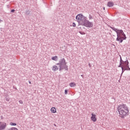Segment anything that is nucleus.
Instances as JSON below:
<instances>
[{"instance_id":"f257e3e1","label":"nucleus","mask_w":130,"mask_h":130,"mask_svg":"<svg viewBox=\"0 0 130 130\" xmlns=\"http://www.w3.org/2000/svg\"><path fill=\"white\" fill-rule=\"evenodd\" d=\"M76 19L79 25L81 26H85L89 28L93 27V23L87 20V18L82 14H78L76 17Z\"/></svg>"},{"instance_id":"f03ea898","label":"nucleus","mask_w":130,"mask_h":130,"mask_svg":"<svg viewBox=\"0 0 130 130\" xmlns=\"http://www.w3.org/2000/svg\"><path fill=\"white\" fill-rule=\"evenodd\" d=\"M57 66H59V71H62V70H65V71H69V68L68 65H67V62H66V59L62 58L60 59L59 61V63H56V65H54L52 68V71L53 72H56L58 71V67Z\"/></svg>"},{"instance_id":"7ed1b4c3","label":"nucleus","mask_w":130,"mask_h":130,"mask_svg":"<svg viewBox=\"0 0 130 130\" xmlns=\"http://www.w3.org/2000/svg\"><path fill=\"white\" fill-rule=\"evenodd\" d=\"M117 108L119 114L121 115V118H124V116H127L128 115V108L125 104H122L119 105Z\"/></svg>"},{"instance_id":"20e7f679","label":"nucleus","mask_w":130,"mask_h":130,"mask_svg":"<svg viewBox=\"0 0 130 130\" xmlns=\"http://www.w3.org/2000/svg\"><path fill=\"white\" fill-rule=\"evenodd\" d=\"M128 64H129V62H128V60L123 61V60H122V58H121V56L120 55V62L119 65L118 66V68H121V75H122L123 73H124L125 71H130L129 66Z\"/></svg>"},{"instance_id":"39448f33","label":"nucleus","mask_w":130,"mask_h":130,"mask_svg":"<svg viewBox=\"0 0 130 130\" xmlns=\"http://www.w3.org/2000/svg\"><path fill=\"white\" fill-rule=\"evenodd\" d=\"M123 40H125V39H123V37L120 36L119 35L117 36L116 41H119L120 43H122Z\"/></svg>"},{"instance_id":"423d86ee","label":"nucleus","mask_w":130,"mask_h":130,"mask_svg":"<svg viewBox=\"0 0 130 130\" xmlns=\"http://www.w3.org/2000/svg\"><path fill=\"white\" fill-rule=\"evenodd\" d=\"M6 126H7V123L6 122H1V124L0 125V130H4L6 128Z\"/></svg>"},{"instance_id":"0eeeda50","label":"nucleus","mask_w":130,"mask_h":130,"mask_svg":"<svg viewBox=\"0 0 130 130\" xmlns=\"http://www.w3.org/2000/svg\"><path fill=\"white\" fill-rule=\"evenodd\" d=\"M91 119L92 121H93V122L97 121V118H96V114L92 113Z\"/></svg>"},{"instance_id":"6e6552de","label":"nucleus","mask_w":130,"mask_h":130,"mask_svg":"<svg viewBox=\"0 0 130 130\" xmlns=\"http://www.w3.org/2000/svg\"><path fill=\"white\" fill-rule=\"evenodd\" d=\"M110 28H111V29H112V30H113V31H115V32H116V34H117V36L118 35H119V34L118 33V30L117 28H115V27H112L111 26H109Z\"/></svg>"},{"instance_id":"1a4fd4ad","label":"nucleus","mask_w":130,"mask_h":130,"mask_svg":"<svg viewBox=\"0 0 130 130\" xmlns=\"http://www.w3.org/2000/svg\"><path fill=\"white\" fill-rule=\"evenodd\" d=\"M113 6H114V4H113V2H109L107 4V6L109 8L112 7Z\"/></svg>"},{"instance_id":"9d476101","label":"nucleus","mask_w":130,"mask_h":130,"mask_svg":"<svg viewBox=\"0 0 130 130\" xmlns=\"http://www.w3.org/2000/svg\"><path fill=\"white\" fill-rule=\"evenodd\" d=\"M51 111L52 113H55V112H56V109H55L54 107H53L51 109Z\"/></svg>"},{"instance_id":"9b49d317","label":"nucleus","mask_w":130,"mask_h":130,"mask_svg":"<svg viewBox=\"0 0 130 130\" xmlns=\"http://www.w3.org/2000/svg\"><path fill=\"white\" fill-rule=\"evenodd\" d=\"M118 33H119V35H120V36H121L123 33H124V32H123V30H122V29H119Z\"/></svg>"},{"instance_id":"f8f14e48","label":"nucleus","mask_w":130,"mask_h":130,"mask_svg":"<svg viewBox=\"0 0 130 130\" xmlns=\"http://www.w3.org/2000/svg\"><path fill=\"white\" fill-rule=\"evenodd\" d=\"M58 58V57H57V56H55L52 57V60H54L55 61H57Z\"/></svg>"},{"instance_id":"ddd939ff","label":"nucleus","mask_w":130,"mask_h":130,"mask_svg":"<svg viewBox=\"0 0 130 130\" xmlns=\"http://www.w3.org/2000/svg\"><path fill=\"white\" fill-rule=\"evenodd\" d=\"M31 13V12L30 11H29L28 10H26L25 14L26 15V16H29V15H30V13Z\"/></svg>"},{"instance_id":"4468645a","label":"nucleus","mask_w":130,"mask_h":130,"mask_svg":"<svg viewBox=\"0 0 130 130\" xmlns=\"http://www.w3.org/2000/svg\"><path fill=\"white\" fill-rule=\"evenodd\" d=\"M75 86H76V84H75L74 83L72 82L70 84V87H75Z\"/></svg>"},{"instance_id":"2eb2a0df","label":"nucleus","mask_w":130,"mask_h":130,"mask_svg":"<svg viewBox=\"0 0 130 130\" xmlns=\"http://www.w3.org/2000/svg\"><path fill=\"white\" fill-rule=\"evenodd\" d=\"M8 130H18V129L16 127H13L9 128Z\"/></svg>"},{"instance_id":"dca6fc26","label":"nucleus","mask_w":130,"mask_h":130,"mask_svg":"<svg viewBox=\"0 0 130 130\" xmlns=\"http://www.w3.org/2000/svg\"><path fill=\"white\" fill-rule=\"evenodd\" d=\"M121 36H123V39H126V36H125L124 32L122 34Z\"/></svg>"},{"instance_id":"f3484780","label":"nucleus","mask_w":130,"mask_h":130,"mask_svg":"<svg viewBox=\"0 0 130 130\" xmlns=\"http://www.w3.org/2000/svg\"><path fill=\"white\" fill-rule=\"evenodd\" d=\"M10 125H13V126L17 125V123H14V122H11Z\"/></svg>"},{"instance_id":"a211bd4d","label":"nucleus","mask_w":130,"mask_h":130,"mask_svg":"<svg viewBox=\"0 0 130 130\" xmlns=\"http://www.w3.org/2000/svg\"><path fill=\"white\" fill-rule=\"evenodd\" d=\"M88 18H89V20H92V19H93V17H92V16L91 15H89Z\"/></svg>"},{"instance_id":"6ab92c4d","label":"nucleus","mask_w":130,"mask_h":130,"mask_svg":"<svg viewBox=\"0 0 130 130\" xmlns=\"http://www.w3.org/2000/svg\"><path fill=\"white\" fill-rule=\"evenodd\" d=\"M72 25H73V27H76V23L75 22H73Z\"/></svg>"},{"instance_id":"aec40b11","label":"nucleus","mask_w":130,"mask_h":130,"mask_svg":"<svg viewBox=\"0 0 130 130\" xmlns=\"http://www.w3.org/2000/svg\"><path fill=\"white\" fill-rule=\"evenodd\" d=\"M64 94H68V90L66 89L64 90Z\"/></svg>"},{"instance_id":"412c9836","label":"nucleus","mask_w":130,"mask_h":130,"mask_svg":"<svg viewBox=\"0 0 130 130\" xmlns=\"http://www.w3.org/2000/svg\"><path fill=\"white\" fill-rule=\"evenodd\" d=\"M19 102V103H20V104H23V101H22L21 100H20Z\"/></svg>"},{"instance_id":"4be33fe9","label":"nucleus","mask_w":130,"mask_h":130,"mask_svg":"<svg viewBox=\"0 0 130 130\" xmlns=\"http://www.w3.org/2000/svg\"><path fill=\"white\" fill-rule=\"evenodd\" d=\"M11 13H14L15 12V9H12L11 11Z\"/></svg>"},{"instance_id":"5701e85b","label":"nucleus","mask_w":130,"mask_h":130,"mask_svg":"<svg viewBox=\"0 0 130 130\" xmlns=\"http://www.w3.org/2000/svg\"><path fill=\"white\" fill-rule=\"evenodd\" d=\"M1 119H4V117L3 116H1Z\"/></svg>"},{"instance_id":"b1692460","label":"nucleus","mask_w":130,"mask_h":130,"mask_svg":"<svg viewBox=\"0 0 130 130\" xmlns=\"http://www.w3.org/2000/svg\"><path fill=\"white\" fill-rule=\"evenodd\" d=\"M28 83H29V84H31V81H28Z\"/></svg>"},{"instance_id":"393cba45","label":"nucleus","mask_w":130,"mask_h":130,"mask_svg":"<svg viewBox=\"0 0 130 130\" xmlns=\"http://www.w3.org/2000/svg\"><path fill=\"white\" fill-rule=\"evenodd\" d=\"M1 22H3V20H2L1 19H0V23Z\"/></svg>"},{"instance_id":"a878e982","label":"nucleus","mask_w":130,"mask_h":130,"mask_svg":"<svg viewBox=\"0 0 130 130\" xmlns=\"http://www.w3.org/2000/svg\"><path fill=\"white\" fill-rule=\"evenodd\" d=\"M88 66H89V67H91V65L90 64V63L88 64Z\"/></svg>"},{"instance_id":"bb28decb","label":"nucleus","mask_w":130,"mask_h":130,"mask_svg":"<svg viewBox=\"0 0 130 130\" xmlns=\"http://www.w3.org/2000/svg\"><path fill=\"white\" fill-rule=\"evenodd\" d=\"M81 77H84V76H83V75H81Z\"/></svg>"},{"instance_id":"cd10ccee","label":"nucleus","mask_w":130,"mask_h":130,"mask_svg":"<svg viewBox=\"0 0 130 130\" xmlns=\"http://www.w3.org/2000/svg\"><path fill=\"white\" fill-rule=\"evenodd\" d=\"M103 9H104V10H105V7H104V8H103Z\"/></svg>"},{"instance_id":"c85d7f7f","label":"nucleus","mask_w":130,"mask_h":130,"mask_svg":"<svg viewBox=\"0 0 130 130\" xmlns=\"http://www.w3.org/2000/svg\"><path fill=\"white\" fill-rule=\"evenodd\" d=\"M80 34H82V35H83V33H82V32H80Z\"/></svg>"}]
</instances>
